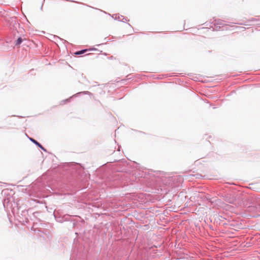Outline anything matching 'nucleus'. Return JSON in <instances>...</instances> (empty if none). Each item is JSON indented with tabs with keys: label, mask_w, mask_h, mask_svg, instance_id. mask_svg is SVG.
Segmentation results:
<instances>
[{
	"label": "nucleus",
	"mask_w": 260,
	"mask_h": 260,
	"mask_svg": "<svg viewBox=\"0 0 260 260\" xmlns=\"http://www.w3.org/2000/svg\"><path fill=\"white\" fill-rule=\"evenodd\" d=\"M112 17L115 19L119 21L124 22V19H125V18L123 17V16H119L118 14H114L112 16Z\"/></svg>",
	"instance_id": "1"
},
{
	"label": "nucleus",
	"mask_w": 260,
	"mask_h": 260,
	"mask_svg": "<svg viewBox=\"0 0 260 260\" xmlns=\"http://www.w3.org/2000/svg\"><path fill=\"white\" fill-rule=\"evenodd\" d=\"M29 140L34 144H35L36 145H37L39 148H40L42 150H43L44 151H46V150L41 145L39 142H38L37 141L34 140L32 138H29Z\"/></svg>",
	"instance_id": "2"
},
{
	"label": "nucleus",
	"mask_w": 260,
	"mask_h": 260,
	"mask_svg": "<svg viewBox=\"0 0 260 260\" xmlns=\"http://www.w3.org/2000/svg\"><path fill=\"white\" fill-rule=\"evenodd\" d=\"M22 41H23V40L22 39V38L21 37H19L17 40L16 42V43H15V45H20L22 42Z\"/></svg>",
	"instance_id": "3"
},
{
	"label": "nucleus",
	"mask_w": 260,
	"mask_h": 260,
	"mask_svg": "<svg viewBox=\"0 0 260 260\" xmlns=\"http://www.w3.org/2000/svg\"><path fill=\"white\" fill-rule=\"evenodd\" d=\"M86 51H87L86 49L82 50L81 51H79L76 52V53H75V54L76 55H80V54H82L84 53Z\"/></svg>",
	"instance_id": "4"
}]
</instances>
